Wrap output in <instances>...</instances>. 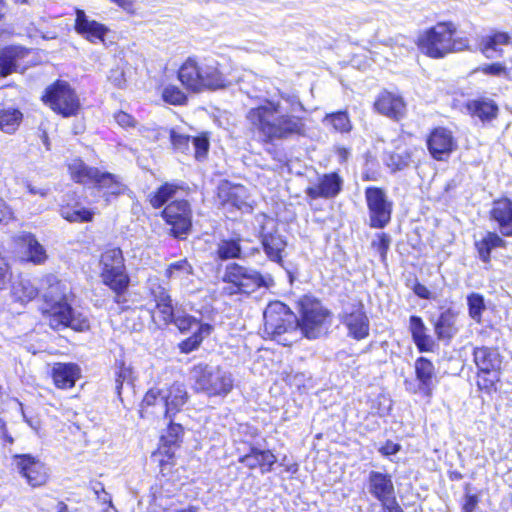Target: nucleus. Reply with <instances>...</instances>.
<instances>
[{
  "label": "nucleus",
  "instance_id": "1",
  "mask_svg": "<svg viewBox=\"0 0 512 512\" xmlns=\"http://www.w3.org/2000/svg\"><path fill=\"white\" fill-rule=\"evenodd\" d=\"M304 105L296 95L280 94L277 99H264L246 113V121L264 143L287 140L306 134L302 117Z\"/></svg>",
  "mask_w": 512,
  "mask_h": 512
},
{
  "label": "nucleus",
  "instance_id": "2",
  "mask_svg": "<svg viewBox=\"0 0 512 512\" xmlns=\"http://www.w3.org/2000/svg\"><path fill=\"white\" fill-rule=\"evenodd\" d=\"M182 85L192 91L216 90L224 88L228 81L214 57H188L178 70Z\"/></svg>",
  "mask_w": 512,
  "mask_h": 512
},
{
  "label": "nucleus",
  "instance_id": "3",
  "mask_svg": "<svg viewBox=\"0 0 512 512\" xmlns=\"http://www.w3.org/2000/svg\"><path fill=\"white\" fill-rule=\"evenodd\" d=\"M61 286V283L56 281L44 295L45 307L42 312L49 326L54 330L67 327L75 331L88 330L90 327L88 317L72 309L65 300Z\"/></svg>",
  "mask_w": 512,
  "mask_h": 512
},
{
  "label": "nucleus",
  "instance_id": "4",
  "mask_svg": "<svg viewBox=\"0 0 512 512\" xmlns=\"http://www.w3.org/2000/svg\"><path fill=\"white\" fill-rule=\"evenodd\" d=\"M455 33L456 26L452 22H439L418 36V48L422 53L434 59L468 49V38H454Z\"/></svg>",
  "mask_w": 512,
  "mask_h": 512
},
{
  "label": "nucleus",
  "instance_id": "5",
  "mask_svg": "<svg viewBox=\"0 0 512 512\" xmlns=\"http://www.w3.org/2000/svg\"><path fill=\"white\" fill-rule=\"evenodd\" d=\"M264 332L278 343L289 346L300 339L298 319L282 302L268 304L264 311Z\"/></svg>",
  "mask_w": 512,
  "mask_h": 512
},
{
  "label": "nucleus",
  "instance_id": "6",
  "mask_svg": "<svg viewBox=\"0 0 512 512\" xmlns=\"http://www.w3.org/2000/svg\"><path fill=\"white\" fill-rule=\"evenodd\" d=\"M188 398L183 384L174 383L165 389H150L141 405V416L153 414L171 418L184 406Z\"/></svg>",
  "mask_w": 512,
  "mask_h": 512
},
{
  "label": "nucleus",
  "instance_id": "7",
  "mask_svg": "<svg viewBox=\"0 0 512 512\" xmlns=\"http://www.w3.org/2000/svg\"><path fill=\"white\" fill-rule=\"evenodd\" d=\"M101 278L105 285L116 293L115 301L123 303V293L127 290L130 278L126 272L122 251L119 248L105 250L100 259Z\"/></svg>",
  "mask_w": 512,
  "mask_h": 512
},
{
  "label": "nucleus",
  "instance_id": "8",
  "mask_svg": "<svg viewBox=\"0 0 512 512\" xmlns=\"http://www.w3.org/2000/svg\"><path fill=\"white\" fill-rule=\"evenodd\" d=\"M223 280L229 284L226 288L229 294H250L260 287H269L272 282L256 270L235 263L226 267Z\"/></svg>",
  "mask_w": 512,
  "mask_h": 512
},
{
  "label": "nucleus",
  "instance_id": "9",
  "mask_svg": "<svg viewBox=\"0 0 512 512\" xmlns=\"http://www.w3.org/2000/svg\"><path fill=\"white\" fill-rule=\"evenodd\" d=\"M192 373L196 389L209 396L227 395L233 387L230 373L220 367L198 365Z\"/></svg>",
  "mask_w": 512,
  "mask_h": 512
},
{
  "label": "nucleus",
  "instance_id": "10",
  "mask_svg": "<svg viewBox=\"0 0 512 512\" xmlns=\"http://www.w3.org/2000/svg\"><path fill=\"white\" fill-rule=\"evenodd\" d=\"M301 320H298L300 338L305 336L308 339L318 338L325 329L329 312L322 304L311 297L305 296L300 302Z\"/></svg>",
  "mask_w": 512,
  "mask_h": 512
},
{
  "label": "nucleus",
  "instance_id": "11",
  "mask_svg": "<svg viewBox=\"0 0 512 512\" xmlns=\"http://www.w3.org/2000/svg\"><path fill=\"white\" fill-rule=\"evenodd\" d=\"M43 101L53 111L64 117L75 115L80 107L79 99L75 92L64 81H57L49 86L45 91Z\"/></svg>",
  "mask_w": 512,
  "mask_h": 512
},
{
  "label": "nucleus",
  "instance_id": "12",
  "mask_svg": "<svg viewBox=\"0 0 512 512\" xmlns=\"http://www.w3.org/2000/svg\"><path fill=\"white\" fill-rule=\"evenodd\" d=\"M13 465L31 488L42 487L49 480V469L45 463L30 454L13 456Z\"/></svg>",
  "mask_w": 512,
  "mask_h": 512
},
{
  "label": "nucleus",
  "instance_id": "13",
  "mask_svg": "<svg viewBox=\"0 0 512 512\" xmlns=\"http://www.w3.org/2000/svg\"><path fill=\"white\" fill-rule=\"evenodd\" d=\"M365 199L369 210L370 226L384 228L391 220L393 203L386 192L378 187H367Z\"/></svg>",
  "mask_w": 512,
  "mask_h": 512
},
{
  "label": "nucleus",
  "instance_id": "14",
  "mask_svg": "<svg viewBox=\"0 0 512 512\" xmlns=\"http://www.w3.org/2000/svg\"><path fill=\"white\" fill-rule=\"evenodd\" d=\"M15 252L23 262L35 265L45 263L48 258L46 249L30 232L23 231L13 237Z\"/></svg>",
  "mask_w": 512,
  "mask_h": 512
},
{
  "label": "nucleus",
  "instance_id": "15",
  "mask_svg": "<svg viewBox=\"0 0 512 512\" xmlns=\"http://www.w3.org/2000/svg\"><path fill=\"white\" fill-rule=\"evenodd\" d=\"M165 221L172 227L175 237L181 238L191 228L192 212L190 205L185 200L174 201L168 204L162 212Z\"/></svg>",
  "mask_w": 512,
  "mask_h": 512
},
{
  "label": "nucleus",
  "instance_id": "16",
  "mask_svg": "<svg viewBox=\"0 0 512 512\" xmlns=\"http://www.w3.org/2000/svg\"><path fill=\"white\" fill-rule=\"evenodd\" d=\"M183 428L179 424L170 423L165 434L161 436V444L153 454L164 473L168 465H173L174 447L181 441Z\"/></svg>",
  "mask_w": 512,
  "mask_h": 512
},
{
  "label": "nucleus",
  "instance_id": "17",
  "mask_svg": "<svg viewBox=\"0 0 512 512\" xmlns=\"http://www.w3.org/2000/svg\"><path fill=\"white\" fill-rule=\"evenodd\" d=\"M427 146L434 159L443 161L457 148V141L449 129L438 127L430 133Z\"/></svg>",
  "mask_w": 512,
  "mask_h": 512
},
{
  "label": "nucleus",
  "instance_id": "18",
  "mask_svg": "<svg viewBox=\"0 0 512 512\" xmlns=\"http://www.w3.org/2000/svg\"><path fill=\"white\" fill-rule=\"evenodd\" d=\"M31 50L20 45L7 46L0 50V77L18 72L24 69L25 59L29 56Z\"/></svg>",
  "mask_w": 512,
  "mask_h": 512
},
{
  "label": "nucleus",
  "instance_id": "19",
  "mask_svg": "<svg viewBox=\"0 0 512 512\" xmlns=\"http://www.w3.org/2000/svg\"><path fill=\"white\" fill-rule=\"evenodd\" d=\"M342 321L348 330V335L352 338L362 340L368 337L370 324L362 303L354 305L350 311L345 312Z\"/></svg>",
  "mask_w": 512,
  "mask_h": 512
},
{
  "label": "nucleus",
  "instance_id": "20",
  "mask_svg": "<svg viewBox=\"0 0 512 512\" xmlns=\"http://www.w3.org/2000/svg\"><path fill=\"white\" fill-rule=\"evenodd\" d=\"M375 109L393 120H400L406 114V103L400 95L384 91L374 103Z\"/></svg>",
  "mask_w": 512,
  "mask_h": 512
},
{
  "label": "nucleus",
  "instance_id": "21",
  "mask_svg": "<svg viewBox=\"0 0 512 512\" xmlns=\"http://www.w3.org/2000/svg\"><path fill=\"white\" fill-rule=\"evenodd\" d=\"M343 180L337 173L325 174L319 178L318 183L309 186L306 194L311 199L334 198L342 189Z\"/></svg>",
  "mask_w": 512,
  "mask_h": 512
},
{
  "label": "nucleus",
  "instance_id": "22",
  "mask_svg": "<svg viewBox=\"0 0 512 512\" xmlns=\"http://www.w3.org/2000/svg\"><path fill=\"white\" fill-rule=\"evenodd\" d=\"M170 137L173 148L181 153L189 152L190 144H192L196 159L204 158L208 152L209 140L206 136L191 138L188 135L180 134L175 130H172Z\"/></svg>",
  "mask_w": 512,
  "mask_h": 512
},
{
  "label": "nucleus",
  "instance_id": "23",
  "mask_svg": "<svg viewBox=\"0 0 512 512\" xmlns=\"http://www.w3.org/2000/svg\"><path fill=\"white\" fill-rule=\"evenodd\" d=\"M369 493L381 503L391 501L395 496L392 478L389 474L371 471L368 477Z\"/></svg>",
  "mask_w": 512,
  "mask_h": 512
},
{
  "label": "nucleus",
  "instance_id": "24",
  "mask_svg": "<svg viewBox=\"0 0 512 512\" xmlns=\"http://www.w3.org/2000/svg\"><path fill=\"white\" fill-rule=\"evenodd\" d=\"M415 374L418 381V388L415 392L430 398L433 394L434 379L436 377L433 363L425 357L415 361Z\"/></svg>",
  "mask_w": 512,
  "mask_h": 512
},
{
  "label": "nucleus",
  "instance_id": "25",
  "mask_svg": "<svg viewBox=\"0 0 512 512\" xmlns=\"http://www.w3.org/2000/svg\"><path fill=\"white\" fill-rule=\"evenodd\" d=\"M218 197L224 206L235 207L239 210L250 208L247 202L248 191L242 185L222 183L218 188Z\"/></svg>",
  "mask_w": 512,
  "mask_h": 512
},
{
  "label": "nucleus",
  "instance_id": "26",
  "mask_svg": "<svg viewBox=\"0 0 512 512\" xmlns=\"http://www.w3.org/2000/svg\"><path fill=\"white\" fill-rule=\"evenodd\" d=\"M490 217L497 222L502 235L512 237V200L500 198L492 203Z\"/></svg>",
  "mask_w": 512,
  "mask_h": 512
},
{
  "label": "nucleus",
  "instance_id": "27",
  "mask_svg": "<svg viewBox=\"0 0 512 512\" xmlns=\"http://www.w3.org/2000/svg\"><path fill=\"white\" fill-rule=\"evenodd\" d=\"M239 462L249 469L260 468L261 473L271 472L277 462L276 456L270 450H261L251 447L250 452L239 458Z\"/></svg>",
  "mask_w": 512,
  "mask_h": 512
},
{
  "label": "nucleus",
  "instance_id": "28",
  "mask_svg": "<svg viewBox=\"0 0 512 512\" xmlns=\"http://www.w3.org/2000/svg\"><path fill=\"white\" fill-rule=\"evenodd\" d=\"M511 36L507 32L491 31L482 37L479 43V49L483 55L492 59L503 55L502 46L509 45Z\"/></svg>",
  "mask_w": 512,
  "mask_h": 512
},
{
  "label": "nucleus",
  "instance_id": "29",
  "mask_svg": "<svg viewBox=\"0 0 512 512\" xmlns=\"http://www.w3.org/2000/svg\"><path fill=\"white\" fill-rule=\"evenodd\" d=\"M51 377L57 388L70 389L80 377V368L73 363H55L51 369Z\"/></svg>",
  "mask_w": 512,
  "mask_h": 512
},
{
  "label": "nucleus",
  "instance_id": "30",
  "mask_svg": "<svg viewBox=\"0 0 512 512\" xmlns=\"http://www.w3.org/2000/svg\"><path fill=\"white\" fill-rule=\"evenodd\" d=\"M75 30L89 41L104 40L107 28L90 19L83 10L76 11Z\"/></svg>",
  "mask_w": 512,
  "mask_h": 512
},
{
  "label": "nucleus",
  "instance_id": "31",
  "mask_svg": "<svg viewBox=\"0 0 512 512\" xmlns=\"http://www.w3.org/2000/svg\"><path fill=\"white\" fill-rule=\"evenodd\" d=\"M268 224L274 225V221L270 219L265 226H263L262 229V245L264 248V251L268 258L275 262H280L282 260V253L284 252L286 248V241L285 239L277 234L272 232H266V226Z\"/></svg>",
  "mask_w": 512,
  "mask_h": 512
},
{
  "label": "nucleus",
  "instance_id": "32",
  "mask_svg": "<svg viewBox=\"0 0 512 512\" xmlns=\"http://www.w3.org/2000/svg\"><path fill=\"white\" fill-rule=\"evenodd\" d=\"M474 362L481 373L499 372L501 357L496 349L479 347L474 350Z\"/></svg>",
  "mask_w": 512,
  "mask_h": 512
},
{
  "label": "nucleus",
  "instance_id": "33",
  "mask_svg": "<svg viewBox=\"0 0 512 512\" xmlns=\"http://www.w3.org/2000/svg\"><path fill=\"white\" fill-rule=\"evenodd\" d=\"M68 172L71 179L79 184L95 183L99 169L90 167L80 158H73L68 162Z\"/></svg>",
  "mask_w": 512,
  "mask_h": 512
},
{
  "label": "nucleus",
  "instance_id": "34",
  "mask_svg": "<svg viewBox=\"0 0 512 512\" xmlns=\"http://www.w3.org/2000/svg\"><path fill=\"white\" fill-rule=\"evenodd\" d=\"M165 276L170 281L178 282L180 286L188 287L193 283L194 273L191 264L182 259L171 263L166 269Z\"/></svg>",
  "mask_w": 512,
  "mask_h": 512
},
{
  "label": "nucleus",
  "instance_id": "35",
  "mask_svg": "<svg viewBox=\"0 0 512 512\" xmlns=\"http://www.w3.org/2000/svg\"><path fill=\"white\" fill-rule=\"evenodd\" d=\"M413 341L420 352L432 351L434 341L430 335L426 333V327L422 319L418 316L410 317L409 325Z\"/></svg>",
  "mask_w": 512,
  "mask_h": 512
},
{
  "label": "nucleus",
  "instance_id": "36",
  "mask_svg": "<svg viewBox=\"0 0 512 512\" xmlns=\"http://www.w3.org/2000/svg\"><path fill=\"white\" fill-rule=\"evenodd\" d=\"M38 295V289L29 279L20 278L11 286V297L22 305L32 301Z\"/></svg>",
  "mask_w": 512,
  "mask_h": 512
},
{
  "label": "nucleus",
  "instance_id": "37",
  "mask_svg": "<svg viewBox=\"0 0 512 512\" xmlns=\"http://www.w3.org/2000/svg\"><path fill=\"white\" fill-rule=\"evenodd\" d=\"M505 240L495 232H487L484 237L475 242V247L481 261L488 263L490 261L491 251L495 248L504 247Z\"/></svg>",
  "mask_w": 512,
  "mask_h": 512
},
{
  "label": "nucleus",
  "instance_id": "38",
  "mask_svg": "<svg viewBox=\"0 0 512 512\" xmlns=\"http://www.w3.org/2000/svg\"><path fill=\"white\" fill-rule=\"evenodd\" d=\"M94 184L97 188L104 190L105 195L118 196L126 190V186L118 176L107 172L99 171Z\"/></svg>",
  "mask_w": 512,
  "mask_h": 512
},
{
  "label": "nucleus",
  "instance_id": "39",
  "mask_svg": "<svg viewBox=\"0 0 512 512\" xmlns=\"http://www.w3.org/2000/svg\"><path fill=\"white\" fill-rule=\"evenodd\" d=\"M434 328L438 339L450 340L457 333L455 314L450 310L441 313Z\"/></svg>",
  "mask_w": 512,
  "mask_h": 512
},
{
  "label": "nucleus",
  "instance_id": "40",
  "mask_svg": "<svg viewBox=\"0 0 512 512\" xmlns=\"http://www.w3.org/2000/svg\"><path fill=\"white\" fill-rule=\"evenodd\" d=\"M468 110L472 115L479 117L481 120H490L496 117L498 107L493 100L480 99L468 103Z\"/></svg>",
  "mask_w": 512,
  "mask_h": 512
},
{
  "label": "nucleus",
  "instance_id": "41",
  "mask_svg": "<svg viewBox=\"0 0 512 512\" xmlns=\"http://www.w3.org/2000/svg\"><path fill=\"white\" fill-rule=\"evenodd\" d=\"M22 120V113L14 108L0 110V129L8 134L14 133Z\"/></svg>",
  "mask_w": 512,
  "mask_h": 512
},
{
  "label": "nucleus",
  "instance_id": "42",
  "mask_svg": "<svg viewBox=\"0 0 512 512\" xmlns=\"http://www.w3.org/2000/svg\"><path fill=\"white\" fill-rule=\"evenodd\" d=\"M253 252H251L252 254ZM217 255L222 260H228L233 258L246 257L250 253H246L242 250L238 240H222L218 244Z\"/></svg>",
  "mask_w": 512,
  "mask_h": 512
},
{
  "label": "nucleus",
  "instance_id": "43",
  "mask_svg": "<svg viewBox=\"0 0 512 512\" xmlns=\"http://www.w3.org/2000/svg\"><path fill=\"white\" fill-rule=\"evenodd\" d=\"M212 331L213 326L210 324L205 323L199 325L197 331L181 343V350L185 353L195 350L201 344L203 339L208 337Z\"/></svg>",
  "mask_w": 512,
  "mask_h": 512
},
{
  "label": "nucleus",
  "instance_id": "44",
  "mask_svg": "<svg viewBox=\"0 0 512 512\" xmlns=\"http://www.w3.org/2000/svg\"><path fill=\"white\" fill-rule=\"evenodd\" d=\"M180 186L172 183H165L150 196V204L154 208L162 207L168 200L175 196Z\"/></svg>",
  "mask_w": 512,
  "mask_h": 512
},
{
  "label": "nucleus",
  "instance_id": "45",
  "mask_svg": "<svg viewBox=\"0 0 512 512\" xmlns=\"http://www.w3.org/2000/svg\"><path fill=\"white\" fill-rule=\"evenodd\" d=\"M323 122L326 125H331L335 131L341 133L349 132L352 129L351 121L345 111L327 114Z\"/></svg>",
  "mask_w": 512,
  "mask_h": 512
},
{
  "label": "nucleus",
  "instance_id": "46",
  "mask_svg": "<svg viewBox=\"0 0 512 512\" xmlns=\"http://www.w3.org/2000/svg\"><path fill=\"white\" fill-rule=\"evenodd\" d=\"M61 216L69 222H89L93 219L94 212L84 207L62 208Z\"/></svg>",
  "mask_w": 512,
  "mask_h": 512
},
{
  "label": "nucleus",
  "instance_id": "47",
  "mask_svg": "<svg viewBox=\"0 0 512 512\" xmlns=\"http://www.w3.org/2000/svg\"><path fill=\"white\" fill-rule=\"evenodd\" d=\"M469 316L477 323L481 322L482 313L486 309L484 298L479 293H471L467 297Z\"/></svg>",
  "mask_w": 512,
  "mask_h": 512
},
{
  "label": "nucleus",
  "instance_id": "48",
  "mask_svg": "<svg viewBox=\"0 0 512 512\" xmlns=\"http://www.w3.org/2000/svg\"><path fill=\"white\" fill-rule=\"evenodd\" d=\"M162 98L166 103L172 105H181L185 103L187 97L185 93L175 85H167L162 91Z\"/></svg>",
  "mask_w": 512,
  "mask_h": 512
},
{
  "label": "nucleus",
  "instance_id": "49",
  "mask_svg": "<svg viewBox=\"0 0 512 512\" xmlns=\"http://www.w3.org/2000/svg\"><path fill=\"white\" fill-rule=\"evenodd\" d=\"M411 155L408 151L392 153L387 159V165L392 171L402 170L409 165Z\"/></svg>",
  "mask_w": 512,
  "mask_h": 512
},
{
  "label": "nucleus",
  "instance_id": "50",
  "mask_svg": "<svg viewBox=\"0 0 512 512\" xmlns=\"http://www.w3.org/2000/svg\"><path fill=\"white\" fill-rule=\"evenodd\" d=\"M391 243V238L385 233H379L372 241V247L379 253L382 261L386 259L387 251Z\"/></svg>",
  "mask_w": 512,
  "mask_h": 512
},
{
  "label": "nucleus",
  "instance_id": "51",
  "mask_svg": "<svg viewBox=\"0 0 512 512\" xmlns=\"http://www.w3.org/2000/svg\"><path fill=\"white\" fill-rule=\"evenodd\" d=\"M497 381H499V372L481 373L479 371L478 373L477 385L481 390L489 392Z\"/></svg>",
  "mask_w": 512,
  "mask_h": 512
},
{
  "label": "nucleus",
  "instance_id": "52",
  "mask_svg": "<svg viewBox=\"0 0 512 512\" xmlns=\"http://www.w3.org/2000/svg\"><path fill=\"white\" fill-rule=\"evenodd\" d=\"M478 71H481L485 75L491 76H506L508 77L509 72L507 67L500 62L484 64L483 66L478 68Z\"/></svg>",
  "mask_w": 512,
  "mask_h": 512
},
{
  "label": "nucleus",
  "instance_id": "53",
  "mask_svg": "<svg viewBox=\"0 0 512 512\" xmlns=\"http://www.w3.org/2000/svg\"><path fill=\"white\" fill-rule=\"evenodd\" d=\"M155 307L158 309L161 315V320L164 324H168L173 321L174 314L171 298H168L166 301L157 302Z\"/></svg>",
  "mask_w": 512,
  "mask_h": 512
},
{
  "label": "nucleus",
  "instance_id": "54",
  "mask_svg": "<svg viewBox=\"0 0 512 512\" xmlns=\"http://www.w3.org/2000/svg\"><path fill=\"white\" fill-rule=\"evenodd\" d=\"M132 369L129 366H126L124 363H121L119 366V370L116 374V390L118 395H121V389L125 382L132 381Z\"/></svg>",
  "mask_w": 512,
  "mask_h": 512
},
{
  "label": "nucleus",
  "instance_id": "55",
  "mask_svg": "<svg viewBox=\"0 0 512 512\" xmlns=\"http://www.w3.org/2000/svg\"><path fill=\"white\" fill-rule=\"evenodd\" d=\"M108 81L116 88L123 89L126 85L125 73L122 68L115 67L109 71Z\"/></svg>",
  "mask_w": 512,
  "mask_h": 512
},
{
  "label": "nucleus",
  "instance_id": "56",
  "mask_svg": "<svg viewBox=\"0 0 512 512\" xmlns=\"http://www.w3.org/2000/svg\"><path fill=\"white\" fill-rule=\"evenodd\" d=\"M149 290L155 300V303L160 301H166L168 298H170V295L168 294L166 289L162 287L157 280L149 281Z\"/></svg>",
  "mask_w": 512,
  "mask_h": 512
},
{
  "label": "nucleus",
  "instance_id": "57",
  "mask_svg": "<svg viewBox=\"0 0 512 512\" xmlns=\"http://www.w3.org/2000/svg\"><path fill=\"white\" fill-rule=\"evenodd\" d=\"M172 322H174L175 325L181 331L189 330L193 326L199 327V325H200L196 318L189 316V315H178V316L174 317Z\"/></svg>",
  "mask_w": 512,
  "mask_h": 512
},
{
  "label": "nucleus",
  "instance_id": "58",
  "mask_svg": "<svg viewBox=\"0 0 512 512\" xmlns=\"http://www.w3.org/2000/svg\"><path fill=\"white\" fill-rule=\"evenodd\" d=\"M114 119L119 126L125 129L134 128L136 126V120L124 111L115 113Z\"/></svg>",
  "mask_w": 512,
  "mask_h": 512
},
{
  "label": "nucleus",
  "instance_id": "59",
  "mask_svg": "<svg viewBox=\"0 0 512 512\" xmlns=\"http://www.w3.org/2000/svg\"><path fill=\"white\" fill-rule=\"evenodd\" d=\"M13 219V210L2 198H0V223L8 224Z\"/></svg>",
  "mask_w": 512,
  "mask_h": 512
},
{
  "label": "nucleus",
  "instance_id": "60",
  "mask_svg": "<svg viewBox=\"0 0 512 512\" xmlns=\"http://www.w3.org/2000/svg\"><path fill=\"white\" fill-rule=\"evenodd\" d=\"M400 450V445L392 441H387L385 445L380 448L381 454L390 456L396 454Z\"/></svg>",
  "mask_w": 512,
  "mask_h": 512
},
{
  "label": "nucleus",
  "instance_id": "61",
  "mask_svg": "<svg viewBox=\"0 0 512 512\" xmlns=\"http://www.w3.org/2000/svg\"><path fill=\"white\" fill-rule=\"evenodd\" d=\"M478 504V497L476 495H467L463 505L464 512H474Z\"/></svg>",
  "mask_w": 512,
  "mask_h": 512
},
{
  "label": "nucleus",
  "instance_id": "62",
  "mask_svg": "<svg viewBox=\"0 0 512 512\" xmlns=\"http://www.w3.org/2000/svg\"><path fill=\"white\" fill-rule=\"evenodd\" d=\"M414 293L418 297L423 298V299H430L431 298V292L429 291V289L425 285L420 284V283H417L414 286Z\"/></svg>",
  "mask_w": 512,
  "mask_h": 512
},
{
  "label": "nucleus",
  "instance_id": "63",
  "mask_svg": "<svg viewBox=\"0 0 512 512\" xmlns=\"http://www.w3.org/2000/svg\"><path fill=\"white\" fill-rule=\"evenodd\" d=\"M382 506L388 510V512H403L401 507L398 505L396 501V497H392L391 501H387L386 503H381Z\"/></svg>",
  "mask_w": 512,
  "mask_h": 512
},
{
  "label": "nucleus",
  "instance_id": "64",
  "mask_svg": "<svg viewBox=\"0 0 512 512\" xmlns=\"http://www.w3.org/2000/svg\"><path fill=\"white\" fill-rule=\"evenodd\" d=\"M28 189L31 194H38L41 197H45L47 195V191L45 189H36L31 185L28 186Z\"/></svg>",
  "mask_w": 512,
  "mask_h": 512
}]
</instances>
